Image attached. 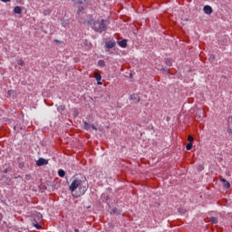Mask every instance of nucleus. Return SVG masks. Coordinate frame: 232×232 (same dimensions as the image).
<instances>
[{"label": "nucleus", "instance_id": "f257e3e1", "mask_svg": "<svg viewBox=\"0 0 232 232\" xmlns=\"http://www.w3.org/2000/svg\"><path fill=\"white\" fill-rule=\"evenodd\" d=\"M69 189L75 198H79V197L84 195L86 191L88 190V181L82 180L79 179H74Z\"/></svg>", "mask_w": 232, "mask_h": 232}, {"label": "nucleus", "instance_id": "f03ea898", "mask_svg": "<svg viewBox=\"0 0 232 232\" xmlns=\"http://www.w3.org/2000/svg\"><path fill=\"white\" fill-rule=\"evenodd\" d=\"M89 24L95 30V32H99L102 34V32H104L106 30V24H104V20H101L98 22H94L93 20L89 22Z\"/></svg>", "mask_w": 232, "mask_h": 232}, {"label": "nucleus", "instance_id": "7ed1b4c3", "mask_svg": "<svg viewBox=\"0 0 232 232\" xmlns=\"http://www.w3.org/2000/svg\"><path fill=\"white\" fill-rule=\"evenodd\" d=\"M203 12L207 15H211L213 14V8L211 7V5H205L203 7Z\"/></svg>", "mask_w": 232, "mask_h": 232}, {"label": "nucleus", "instance_id": "20e7f679", "mask_svg": "<svg viewBox=\"0 0 232 232\" xmlns=\"http://www.w3.org/2000/svg\"><path fill=\"white\" fill-rule=\"evenodd\" d=\"M83 128H84V130H87V131L88 130H94V131H97V127H95V125H91L90 123H88V122H84V125H83Z\"/></svg>", "mask_w": 232, "mask_h": 232}, {"label": "nucleus", "instance_id": "39448f33", "mask_svg": "<svg viewBox=\"0 0 232 232\" xmlns=\"http://www.w3.org/2000/svg\"><path fill=\"white\" fill-rule=\"evenodd\" d=\"M46 164H48V160L40 158L38 160H36V166H46Z\"/></svg>", "mask_w": 232, "mask_h": 232}, {"label": "nucleus", "instance_id": "423d86ee", "mask_svg": "<svg viewBox=\"0 0 232 232\" xmlns=\"http://www.w3.org/2000/svg\"><path fill=\"white\" fill-rule=\"evenodd\" d=\"M119 46H121V48H126L128 46V41L127 40H121L120 42H118Z\"/></svg>", "mask_w": 232, "mask_h": 232}, {"label": "nucleus", "instance_id": "0eeeda50", "mask_svg": "<svg viewBox=\"0 0 232 232\" xmlns=\"http://www.w3.org/2000/svg\"><path fill=\"white\" fill-rule=\"evenodd\" d=\"M115 44V41H110L105 44V46L106 48H114Z\"/></svg>", "mask_w": 232, "mask_h": 232}, {"label": "nucleus", "instance_id": "6e6552de", "mask_svg": "<svg viewBox=\"0 0 232 232\" xmlns=\"http://www.w3.org/2000/svg\"><path fill=\"white\" fill-rule=\"evenodd\" d=\"M221 182H223L224 188H227V189H229V188H230L231 185L227 182V180L222 179H221Z\"/></svg>", "mask_w": 232, "mask_h": 232}, {"label": "nucleus", "instance_id": "1a4fd4ad", "mask_svg": "<svg viewBox=\"0 0 232 232\" xmlns=\"http://www.w3.org/2000/svg\"><path fill=\"white\" fill-rule=\"evenodd\" d=\"M130 101H134V102H139V96L137 94H132L130 97Z\"/></svg>", "mask_w": 232, "mask_h": 232}, {"label": "nucleus", "instance_id": "9d476101", "mask_svg": "<svg viewBox=\"0 0 232 232\" xmlns=\"http://www.w3.org/2000/svg\"><path fill=\"white\" fill-rule=\"evenodd\" d=\"M23 9L21 8V6H15L14 9V14H22Z\"/></svg>", "mask_w": 232, "mask_h": 232}, {"label": "nucleus", "instance_id": "9b49d317", "mask_svg": "<svg viewBox=\"0 0 232 232\" xmlns=\"http://www.w3.org/2000/svg\"><path fill=\"white\" fill-rule=\"evenodd\" d=\"M95 79H96L98 84H102V82H101V79H102V77L101 76V74L95 73Z\"/></svg>", "mask_w": 232, "mask_h": 232}, {"label": "nucleus", "instance_id": "f8f14e48", "mask_svg": "<svg viewBox=\"0 0 232 232\" xmlns=\"http://www.w3.org/2000/svg\"><path fill=\"white\" fill-rule=\"evenodd\" d=\"M43 219V215H41V213L36 212V214L34 215V220H42Z\"/></svg>", "mask_w": 232, "mask_h": 232}, {"label": "nucleus", "instance_id": "ddd939ff", "mask_svg": "<svg viewBox=\"0 0 232 232\" xmlns=\"http://www.w3.org/2000/svg\"><path fill=\"white\" fill-rule=\"evenodd\" d=\"M44 15H50L52 14V10L50 8H45L43 11Z\"/></svg>", "mask_w": 232, "mask_h": 232}, {"label": "nucleus", "instance_id": "4468645a", "mask_svg": "<svg viewBox=\"0 0 232 232\" xmlns=\"http://www.w3.org/2000/svg\"><path fill=\"white\" fill-rule=\"evenodd\" d=\"M58 175H59V177H61L63 179V177H64V175H66V172H64V170H63V169H59Z\"/></svg>", "mask_w": 232, "mask_h": 232}, {"label": "nucleus", "instance_id": "2eb2a0df", "mask_svg": "<svg viewBox=\"0 0 232 232\" xmlns=\"http://www.w3.org/2000/svg\"><path fill=\"white\" fill-rule=\"evenodd\" d=\"M193 148V144L190 143H188L187 146H186V150H188L189 151V150H191Z\"/></svg>", "mask_w": 232, "mask_h": 232}, {"label": "nucleus", "instance_id": "dca6fc26", "mask_svg": "<svg viewBox=\"0 0 232 232\" xmlns=\"http://www.w3.org/2000/svg\"><path fill=\"white\" fill-rule=\"evenodd\" d=\"M211 222L213 224H218V219L217 218H211Z\"/></svg>", "mask_w": 232, "mask_h": 232}, {"label": "nucleus", "instance_id": "f3484780", "mask_svg": "<svg viewBox=\"0 0 232 232\" xmlns=\"http://www.w3.org/2000/svg\"><path fill=\"white\" fill-rule=\"evenodd\" d=\"M62 26H63V28H67L68 22H66V21L62 22Z\"/></svg>", "mask_w": 232, "mask_h": 232}, {"label": "nucleus", "instance_id": "a211bd4d", "mask_svg": "<svg viewBox=\"0 0 232 232\" xmlns=\"http://www.w3.org/2000/svg\"><path fill=\"white\" fill-rule=\"evenodd\" d=\"M98 64H99V66H104V61L100 60V61L98 62Z\"/></svg>", "mask_w": 232, "mask_h": 232}, {"label": "nucleus", "instance_id": "6ab92c4d", "mask_svg": "<svg viewBox=\"0 0 232 232\" xmlns=\"http://www.w3.org/2000/svg\"><path fill=\"white\" fill-rule=\"evenodd\" d=\"M18 64H19L20 66H23V64H24V61H23V60H18Z\"/></svg>", "mask_w": 232, "mask_h": 232}, {"label": "nucleus", "instance_id": "aec40b11", "mask_svg": "<svg viewBox=\"0 0 232 232\" xmlns=\"http://www.w3.org/2000/svg\"><path fill=\"white\" fill-rule=\"evenodd\" d=\"M188 140L189 142H193V140H194L193 136H188Z\"/></svg>", "mask_w": 232, "mask_h": 232}, {"label": "nucleus", "instance_id": "412c9836", "mask_svg": "<svg viewBox=\"0 0 232 232\" xmlns=\"http://www.w3.org/2000/svg\"><path fill=\"white\" fill-rule=\"evenodd\" d=\"M34 227H36V229H41V226L40 225H34Z\"/></svg>", "mask_w": 232, "mask_h": 232}, {"label": "nucleus", "instance_id": "4be33fe9", "mask_svg": "<svg viewBox=\"0 0 232 232\" xmlns=\"http://www.w3.org/2000/svg\"><path fill=\"white\" fill-rule=\"evenodd\" d=\"M81 12H82V7H79L78 9V14H81Z\"/></svg>", "mask_w": 232, "mask_h": 232}, {"label": "nucleus", "instance_id": "5701e85b", "mask_svg": "<svg viewBox=\"0 0 232 232\" xmlns=\"http://www.w3.org/2000/svg\"><path fill=\"white\" fill-rule=\"evenodd\" d=\"M63 110H64V108H63V107L58 108V111H63Z\"/></svg>", "mask_w": 232, "mask_h": 232}, {"label": "nucleus", "instance_id": "b1692460", "mask_svg": "<svg viewBox=\"0 0 232 232\" xmlns=\"http://www.w3.org/2000/svg\"><path fill=\"white\" fill-rule=\"evenodd\" d=\"M2 3H10V0H1Z\"/></svg>", "mask_w": 232, "mask_h": 232}, {"label": "nucleus", "instance_id": "393cba45", "mask_svg": "<svg viewBox=\"0 0 232 232\" xmlns=\"http://www.w3.org/2000/svg\"><path fill=\"white\" fill-rule=\"evenodd\" d=\"M111 213H113V214L117 213V209L113 208Z\"/></svg>", "mask_w": 232, "mask_h": 232}, {"label": "nucleus", "instance_id": "a878e982", "mask_svg": "<svg viewBox=\"0 0 232 232\" xmlns=\"http://www.w3.org/2000/svg\"><path fill=\"white\" fill-rule=\"evenodd\" d=\"M179 213H185V210L184 209H179Z\"/></svg>", "mask_w": 232, "mask_h": 232}, {"label": "nucleus", "instance_id": "bb28decb", "mask_svg": "<svg viewBox=\"0 0 232 232\" xmlns=\"http://www.w3.org/2000/svg\"><path fill=\"white\" fill-rule=\"evenodd\" d=\"M215 59V56H210L209 60L213 61Z\"/></svg>", "mask_w": 232, "mask_h": 232}]
</instances>
